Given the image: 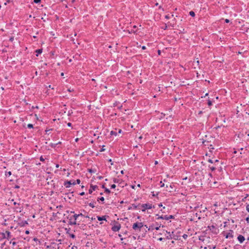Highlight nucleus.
I'll use <instances>...</instances> for the list:
<instances>
[{"instance_id":"obj_56","label":"nucleus","mask_w":249,"mask_h":249,"mask_svg":"<svg viewBox=\"0 0 249 249\" xmlns=\"http://www.w3.org/2000/svg\"><path fill=\"white\" fill-rule=\"evenodd\" d=\"M220 127H221V126H220V125H218V126H217L215 127L214 128V129H215L217 130V129H218V128H220Z\"/></svg>"},{"instance_id":"obj_48","label":"nucleus","mask_w":249,"mask_h":249,"mask_svg":"<svg viewBox=\"0 0 249 249\" xmlns=\"http://www.w3.org/2000/svg\"><path fill=\"white\" fill-rule=\"evenodd\" d=\"M162 29H163L164 30H165L167 29V26L166 24H165L164 26L163 27H162Z\"/></svg>"},{"instance_id":"obj_38","label":"nucleus","mask_w":249,"mask_h":249,"mask_svg":"<svg viewBox=\"0 0 249 249\" xmlns=\"http://www.w3.org/2000/svg\"><path fill=\"white\" fill-rule=\"evenodd\" d=\"M182 237L184 239H186L188 237V235L187 234H184L183 235H182Z\"/></svg>"},{"instance_id":"obj_53","label":"nucleus","mask_w":249,"mask_h":249,"mask_svg":"<svg viewBox=\"0 0 249 249\" xmlns=\"http://www.w3.org/2000/svg\"><path fill=\"white\" fill-rule=\"evenodd\" d=\"M165 18L167 19H169L170 18V17L169 15H166Z\"/></svg>"},{"instance_id":"obj_26","label":"nucleus","mask_w":249,"mask_h":249,"mask_svg":"<svg viewBox=\"0 0 249 249\" xmlns=\"http://www.w3.org/2000/svg\"><path fill=\"white\" fill-rule=\"evenodd\" d=\"M189 15L192 17H194L195 16V13L194 11H191L189 12Z\"/></svg>"},{"instance_id":"obj_14","label":"nucleus","mask_w":249,"mask_h":249,"mask_svg":"<svg viewBox=\"0 0 249 249\" xmlns=\"http://www.w3.org/2000/svg\"><path fill=\"white\" fill-rule=\"evenodd\" d=\"M47 184H51L53 189H55V183L53 180H51V181H48L47 182Z\"/></svg>"},{"instance_id":"obj_30","label":"nucleus","mask_w":249,"mask_h":249,"mask_svg":"<svg viewBox=\"0 0 249 249\" xmlns=\"http://www.w3.org/2000/svg\"><path fill=\"white\" fill-rule=\"evenodd\" d=\"M209 168L211 169L212 171H213L215 170V167L214 166H211V165H209Z\"/></svg>"},{"instance_id":"obj_19","label":"nucleus","mask_w":249,"mask_h":249,"mask_svg":"<svg viewBox=\"0 0 249 249\" xmlns=\"http://www.w3.org/2000/svg\"><path fill=\"white\" fill-rule=\"evenodd\" d=\"M6 234V238L9 239L11 237V232L9 231H6V232L5 233Z\"/></svg>"},{"instance_id":"obj_47","label":"nucleus","mask_w":249,"mask_h":249,"mask_svg":"<svg viewBox=\"0 0 249 249\" xmlns=\"http://www.w3.org/2000/svg\"><path fill=\"white\" fill-rule=\"evenodd\" d=\"M246 210L249 213V204L246 205Z\"/></svg>"},{"instance_id":"obj_21","label":"nucleus","mask_w":249,"mask_h":249,"mask_svg":"<svg viewBox=\"0 0 249 249\" xmlns=\"http://www.w3.org/2000/svg\"><path fill=\"white\" fill-rule=\"evenodd\" d=\"M113 181L115 183H120V179L116 178H113Z\"/></svg>"},{"instance_id":"obj_24","label":"nucleus","mask_w":249,"mask_h":249,"mask_svg":"<svg viewBox=\"0 0 249 249\" xmlns=\"http://www.w3.org/2000/svg\"><path fill=\"white\" fill-rule=\"evenodd\" d=\"M156 216L157 217L156 218V219H157V220H159V219H163V215H160H160H159V214H157L156 215Z\"/></svg>"},{"instance_id":"obj_49","label":"nucleus","mask_w":249,"mask_h":249,"mask_svg":"<svg viewBox=\"0 0 249 249\" xmlns=\"http://www.w3.org/2000/svg\"><path fill=\"white\" fill-rule=\"evenodd\" d=\"M10 244H12L13 246H15L17 245V243L16 242H10Z\"/></svg>"},{"instance_id":"obj_59","label":"nucleus","mask_w":249,"mask_h":249,"mask_svg":"<svg viewBox=\"0 0 249 249\" xmlns=\"http://www.w3.org/2000/svg\"><path fill=\"white\" fill-rule=\"evenodd\" d=\"M67 125H68V126H69V127H71V125H72V124H71V123H68L67 124Z\"/></svg>"},{"instance_id":"obj_22","label":"nucleus","mask_w":249,"mask_h":249,"mask_svg":"<svg viewBox=\"0 0 249 249\" xmlns=\"http://www.w3.org/2000/svg\"><path fill=\"white\" fill-rule=\"evenodd\" d=\"M99 200L101 201L102 202V203L103 204L104 203L105 198L103 196L98 197L97 201H99Z\"/></svg>"},{"instance_id":"obj_45","label":"nucleus","mask_w":249,"mask_h":249,"mask_svg":"<svg viewBox=\"0 0 249 249\" xmlns=\"http://www.w3.org/2000/svg\"><path fill=\"white\" fill-rule=\"evenodd\" d=\"M76 215H77V218L79 216H85L84 215H83L82 213H80L79 214H76Z\"/></svg>"},{"instance_id":"obj_11","label":"nucleus","mask_w":249,"mask_h":249,"mask_svg":"<svg viewBox=\"0 0 249 249\" xmlns=\"http://www.w3.org/2000/svg\"><path fill=\"white\" fill-rule=\"evenodd\" d=\"M28 223L26 220H22L18 223V225L22 227H25L26 225H28Z\"/></svg>"},{"instance_id":"obj_28","label":"nucleus","mask_w":249,"mask_h":249,"mask_svg":"<svg viewBox=\"0 0 249 249\" xmlns=\"http://www.w3.org/2000/svg\"><path fill=\"white\" fill-rule=\"evenodd\" d=\"M172 237L173 239L177 240L178 239L179 236L175 234L173 235Z\"/></svg>"},{"instance_id":"obj_36","label":"nucleus","mask_w":249,"mask_h":249,"mask_svg":"<svg viewBox=\"0 0 249 249\" xmlns=\"http://www.w3.org/2000/svg\"><path fill=\"white\" fill-rule=\"evenodd\" d=\"M41 2V0H34V2L35 3H40Z\"/></svg>"},{"instance_id":"obj_3","label":"nucleus","mask_w":249,"mask_h":249,"mask_svg":"<svg viewBox=\"0 0 249 249\" xmlns=\"http://www.w3.org/2000/svg\"><path fill=\"white\" fill-rule=\"evenodd\" d=\"M234 231L232 230H229L228 232L226 233L225 231H223L222 234L225 236V238L228 239L229 238H232L234 237L233 235Z\"/></svg>"},{"instance_id":"obj_41","label":"nucleus","mask_w":249,"mask_h":249,"mask_svg":"<svg viewBox=\"0 0 249 249\" xmlns=\"http://www.w3.org/2000/svg\"><path fill=\"white\" fill-rule=\"evenodd\" d=\"M168 218H169V219H174L175 218V217L173 215H168Z\"/></svg>"},{"instance_id":"obj_52","label":"nucleus","mask_w":249,"mask_h":249,"mask_svg":"<svg viewBox=\"0 0 249 249\" xmlns=\"http://www.w3.org/2000/svg\"><path fill=\"white\" fill-rule=\"evenodd\" d=\"M86 227V225L82 224L81 226L80 227L81 229H84V227Z\"/></svg>"},{"instance_id":"obj_42","label":"nucleus","mask_w":249,"mask_h":249,"mask_svg":"<svg viewBox=\"0 0 249 249\" xmlns=\"http://www.w3.org/2000/svg\"><path fill=\"white\" fill-rule=\"evenodd\" d=\"M116 186L115 184H112L111 186H110V187L111 189H115L116 188Z\"/></svg>"},{"instance_id":"obj_12","label":"nucleus","mask_w":249,"mask_h":249,"mask_svg":"<svg viewBox=\"0 0 249 249\" xmlns=\"http://www.w3.org/2000/svg\"><path fill=\"white\" fill-rule=\"evenodd\" d=\"M107 217H108V216L105 215H104L102 216H97V218L99 221H103V220L107 221V220H106Z\"/></svg>"},{"instance_id":"obj_1","label":"nucleus","mask_w":249,"mask_h":249,"mask_svg":"<svg viewBox=\"0 0 249 249\" xmlns=\"http://www.w3.org/2000/svg\"><path fill=\"white\" fill-rule=\"evenodd\" d=\"M68 220V224L70 225H75L77 224L76 220L77 219V215L76 213H74V211H71L70 214L67 216Z\"/></svg>"},{"instance_id":"obj_33","label":"nucleus","mask_w":249,"mask_h":249,"mask_svg":"<svg viewBox=\"0 0 249 249\" xmlns=\"http://www.w3.org/2000/svg\"><path fill=\"white\" fill-rule=\"evenodd\" d=\"M27 127L28 128L31 129V128H33L34 127V126H33V125L32 124H27Z\"/></svg>"},{"instance_id":"obj_34","label":"nucleus","mask_w":249,"mask_h":249,"mask_svg":"<svg viewBox=\"0 0 249 249\" xmlns=\"http://www.w3.org/2000/svg\"><path fill=\"white\" fill-rule=\"evenodd\" d=\"M69 236H70L71 238H73V239H74V238H75V235L74 234H73V233H70L69 234Z\"/></svg>"},{"instance_id":"obj_37","label":"nucleus","mask_w":249,"mask_h":249,"mask_svg":"<svg viewBox=\"0 0 249 249\" xmlns=\"http://www.w3.org/2000/svg\"><path fill=\"white\" fill-rule=\"evenodd\" d=\"M65 230L66 231V233L67 234H69L70 233V228H69V229L66 228Z\"/></svg>"},{"instance_id":"obj_54","label":"nucleus","mask_w":249,"mask_h":249,"mask_svg":"<svg viewBox=\"0 0 249 249\" xmlns=\"http://www.w3.org/2000/svg\"><path fill=\"white\" fill-rule=\"evenodd\" d=\"M160 183L161 184L160 187H163L164 186V184L161 181L160 182Z\"/></svg>"},{"instance_id":"obj_62","label":"nucleus","mask_w":249,"mask_h":249,"mask_svg":"<svg viewBox=\"0 0 249 249\" xmlns=\"http://www.w3.org/2000/svg\"><path fill=\"white\" fill-rule=\"evenodd\" d=\"M225 21L226 23H229L230 22V20L228 19H226Z\"/></svg>"},{"instance_id":"obj_57","label":"nucleus","mask_w":249,"mask_h":249,"mask_svg":"<svg viewBox=\"0 0 249 249\" xmlns=\"http://www.w3.org/2000/svg\"><path fill=\"white\" fill-rule=\"evenodd\" d=\"M118 102H115L113 104V107H116V106L118 105Z\"/></svg>"},{"instance_id":"obj_32","label":"nucleus","mask_w":249,"mask_h":249,"mask_svg":"<svg viewBox=\"0 0 249 249\" xmlns=\"http://www.w3.org/2000/svg\"><path fill=\"white\" fill-rule=\"evenodd\" d=\"M165 219L166 220H169L168 215H163V219Z\"/></svg>"},{"instance_id":"obj_39","label":"nucleus","mask_w":249,"mask_h":249,"mask_svg":"<svg viewBox=\"0 0 249 249\" xmlns=\"http://www.w3.org/2000/svg\"><path fill=\"white\" fill-rule=\"evenodd\" d=\"M14 40V37L13 36H11L9 38V41L10 42H13Z\"/></svg>"},{"instance_id":"obj_18","label":"nucleus","mask_w":249,"mask_h":249,"mask_svg":"<svg viewBox=\"0 0 249 249\" xmlns=\"http://www.w3.org/2000/svg\"><path fill=\"white\" fill-rule=\"evenodd\" d=\"M166 232L168 234V235L166 237V238L167 239H173V237H172L173 236L171 235V232H169V231L168 232L167 231H166Z\"/></svg>"},{"instance_id":"obj_9","label":"nucleus","mask_w":249,"mask_h":249,"mask_svg":"<svg viewBox=\"0 0 249 249\" xmlns=\"http://www.w3.org/2000/svg\"><path fill=\"white\" fill-rule=\"evenodd\" d=\"M97 188H98V186L97 185H94L93 184H90V188L89 190V194H91L93 191H95Z\"/></svg>"},{"instance_id":"obj_63","label":"nucleus","mask_w":249,"mask_h":249,"mask_svg":"<svg viewBox=\"0 0 249 249\" xmlns=\"http://www.w3.org/2000/svg\"><path fill=\"white\" fill-rule=\"evenodd\" d=\"M80 196H84L85 195V192H82L79 194Z\"/></svg>"},{"instance_id":"obj_35","label":"nucleus","mask_w":249,"mask_h":249,"mask_svg":"<svg viewBox=\"0 0 249 249\" xmlns=\"http://www.w3.org/2000/svg\"><path fill=\"white\" fill-rule=\"evenodd\" d=\"M208 105L209 106H211L212 105V101H211L210 100H208Z\"/></svg>"},{"instance_id":"obj_55","label":"nucleus","mask_w":249,"mask_h":249,"mask_svg":"<svg viewBox=\"0 0 249 249\" xmlns=\"http://www.w3.org/2000/svg\"><path fill=\"white\" fill-rule=\"evenodd\" d=\"M246 220L248 223H249V216L246 218Z\"/></svg>"},{"instance_id":"obj_60","label":"nucleus","mask_w":249,"mask_h":249,"mask_svg":"<svg viewBox=\"0 0 249 249\" xmlns=\"http://www.w3.org/2000/svg\"><path fill=\"white\" fill-rule=\"evenodd\" d=\"M158 55H160L161 54V51L160 50H158Z\"/></svg>"},{"instance_id":"obj_43","label":"nucleus","mask_w":249,"mask_h":249,"mask_svg":"<svg viewBox=\"0 0 249 249\" xmlns=\"http://www.w3.org/2000/svg\"><path fill=\"white\" fill-rule=\"evenodd\" d=\"M151 193H152V196H158V193H157L156 194H155L154 193V192H152Z\"/></svg>"},{"instance_id":"obj_15","label":"nucleus","mask_w":249,"mask_h":249,"mask_svg":"<svg viewBox=\"0 0 249 249\" xmlns=\"http://www.w3.org/2000/svg\"><path fill=\"white\" fill-rule=\"evenodd\" d=\"M137 207H138V206L136 205V204H132L131 206H130L128 208V210H132V209L136 210L137 209Z\"/></svg>"},{"instance_id":"obj_4","label":"nucleus","mask_w":249,"mask_h":249,"mask_svg":"<svg viewBox=\"0 0 249 249\" xmlns=\"http://www.w3.org/2000/svg\"><path fill=\"white\" fill-rule=\"evenodd\" d=\"M143 226V224L142 222H136L133 224L132 228L135 231H140L141 228Z\"/></svg>"},{"instance_id":"obj_64","label":"nucleus","mask_w":249,"mask_h":249,"mask_svg":"<svg viewBox=\"0 0 249 249\" xmlns=\"http://www.w3.org/2000/svg\"><path fill=\"white\" fill-rule=\"evenodd\" d=\"M29 233H30L29 231H28V230H26V231H25V233H26V234H29Z\"/></svg>"},{"instance_id":"obj_50","label":"nucleus","mask_w":249,"mask_h":249,"mask_svg":"<svg viewBox=\"0 0 249 249\" xmlns=\"http://www.w3.org/2000/svg\"><path fill=\"white\" fill-rule=\"evenodd\" d=\"M208 161L210 163H213V161L212 160V159H209L208 160Z\"/></svg>"},{"instance_id":"obj_31","label":"nucleus","mask_w":249,"mask_h":249,"mask_svg":"<svg viewBox=\"0 0 249 249\" xmlns=\"http://www.w3.org/2000/svg\"><path fill=\"white\" fill-rule=\"evenodd\" d=\"M110 135H114V136H116L117 135V133L115 131H111L110 132Z\"/></svg>"},{"instance_id":"obj_6","label":"nucleus","mask_w":249,"mask_h":249,"mask_svg":"<svg viewBox=\"0 0 249 249\" xmlns=\"http://www.w3.org/2000/svg\"><path fill=\"white\" fill-rule=\"evenodd\" d=\"M114 222L115 223V225H114L113 226H112V227L111 228V230L112 231H113L114 232H116L120 230V229H121V224L119 222H116L115 220L114 221Z\"/></svg>"},{"instance_id":"obj_23","label":"nucleus","mask_w":249,"mask_h":249,"mask_svg":"<svg viewBox=\"0 0 249 249\" xmlns=\"http://www.w3.org/2000/svg\"><path fill=\"white\" fill-rule=\"evenodd\" d=\"M96 203V202H90L89 203V205L92 208H94L95 207L94 203Z\"/></svg>"},{"instance_id":"obj_51","label":"nucleus","mask_w":249,"mask_h":249,"mask_svg":"<svg viewBox=\"0 0 249 249\" xmlns=\"http://www.w3.org/2000/svg\"><path fill=\"white\" fill-rule=\"evenodd\" d=\"M33 240L35 241H38L39 243H40L39 240L36 237L34 238H33Z\"/></svg>"},{"instance_id":"obj_46","label":"nucleus","mask_w":249,"mask_h":249,"mask_svg":"<svg viewBox=\"0 0 249 249\" xmlns=\"http://www.w3.org/2000/svg\"><path fill=\"white\" fill-rule=\"evenodd\" d=\"M72 113V110H70L68 111V115L69 116H70L71 115V114Z\"/></svg>"},{"instance_id":"obj_61","label":"nucleus","mask_w":249,"mask_h":249,"mask_svg":"<svg viewBox=\"0 0 249 249\" xmlns=\"http://www.w3.org/2000/svg\"><path fill=\"white\" fill-rule=\"evenodd\" d=\"M73 193V192H71V193L70 192V193H68L67 194L70 195H71V196H73V195H72Z\"/></svg>"},{"instance_id":"obj_8","label":"nucleus","mask_w":249,"mask_h":249,"mask_svg":"<svg viewBox=\"0 0 249 249\" xmlns=\"http://www.w3.org/2000/svg\"><path fill=\"white\" fill-rule=\"evenodd\" d=\"M156 227L154 224L151 225L148 228V231H153L154 230H159L161 226V224H159L158 222H156Z\"/></svg>"},{"instance_id":"obj_7","label":"nucleus","mask_w":249,"mask_h":249,"mask_svg":"<svg viewBox=\"0 0 249 249\" xmlns=\"http://www.w3.org/2000/svg\"><path fill=\"white\" fill-rule=\"evenodd\" d=\"M141 206L143 208L142 210V212H145L146 209H151L154 207V206H152V204H150L149 203L142 204Z\"/></svg>"},{"instance_id":"obj_44","label":"nucleus","mask_w":249,"mask_h":249,"mask_svg":"<svg viewBox=\"0 0 249 249\" xmlns=\"http://www.w3.org/2000/svg\"><path fill=\"white\" fill-rule=\"evenodd\" d=\"M39 160L40 161H44L45 160V159L43 158V156H41L40 158H39Z\"/></svg>"},{"instance_id":"obj_29","label":"nucleus","mask_w":249,"mask_h":249,"mask_svg":"<svg viewBox=\"0 0 249 249\" xmlns=\"http://www.w3.org/2000/svg\"><path fill=\"white\" fill-rule=\"evenodd\" d=\"M57 145V144L56 143H51L50 144V146L52 147V148H54Z\"/></svg>"},{"instance_id":"obj_2","label":"nucleus","mask_w":249,"mask_h":249,"mask_svg":"<svg viewBox=\"0 0 249 249\" xmlns=\"http://www.w3.org/2000/svg\"><path fill=\"white\" fill-rule=\"evenodd\" d=\"M80 180L79 179H77L75 180H66L64 183V185L66 187V188H69L71 187V185H74L76 184H79L80 183Z\"/></svg>"},{"instance_id":"obj_5","label":"nucleus","mask_w":249,"mask_h":249,"mask_svg":"<svg viewBox=\"0 0 249 249\" xmlns=\"http://www.w3.org/2000/svg\"><path fill=\"white\" fill-rule=\"evenodd\" d=\"M207 228L214 234H217L219 232L218 228L214 225H209Z\"/></svg>"},{"instance_id":"obj_10","label":"nucleus","mask_w":249,"mask_h":249,"mask_svg":"<svg viewBox=\"0 0 249 249\" xmlns=\"http://www.w3.org/2000/svg\"><path fill=\"white\" fill-rule=\"evenodd\" d=\"M237 240L239 241L240 244H242L245 240V237L243 235L239 234L237 236Z\"/></svg>"},{"instance_id":"obj_17","label":"nucleus","mask_w":249,"mask_h":249,"mask_svg":"<svg viewBox=\"0 0 249 249\" xmlns=\"http://www.w3.org/2000/svg\"><path fill=\"white\" fill-rule=\"evenodd\" d=\"M6 238V234L3 232H0V241Z\"/></svg>"},{"instance_id":"obj_20","label":"nucleus","mask_w":249,"mask_h":249,"mask_svg":"<svg viewBox=\"0 0 249 249\" xmlns=\"http://www.w3.org/2000/svg\"><path fill=\"white\" fill-rule=\"evenodd\" d=\"M236 136L238 138L242 139L244 136V134L243 133L240 132L239 133L236 134Z\"/></svg>"},{"instance_id":"obj_40","label":"nucleus","mask_w":249,"mask_h":249,"mask_svg":"<svg viewBox=\"0 0 249 249\" xmlns=\"http://www.w3.org/2000/svg\"><path fill=\"white\" fill-rule=\"evenodd\" d=\"M105 145H103L101 149L100 150V152H103L105 150V149L104 148Z\"/></svg>"},{"instance_id":"obj_58","label":"nucleus","mask_w":249,"mask_h":249,"mask_svg":"<svg viewBox=\"0 0 249 249\" xmlns=\"http://www.w3.org/2000/svg\"><path fill=\"white\" fill-rule=\"evenodd\" d=\"M223 224H224V227H226L227 226V222H226V221L224 222Z\"/></svg>"},{"instance_id":"obj_25","label":"nucleus","mask_w":249,"mask_h":249,"mask_svg":"<svg viewBox=\"0 0 249 249\" xmlns=\"http://www.w3.org/2000/svg\"><path fill=\"white\" fill-rule=\"evenodd\" d=\"M12 173L11 171L6 172L5 175L6 177H9L11 175Z\"/></svg>"},{"instance_id":"obj_13","label":"nucleus","mask_w":249,"mask_h":249,"mask_svg":"<svg viewBox=\"0 0 249 249\" xmlns=\"http://www.w3.org/2000/svg\"><path fill=\"white\" fill-rule=\"evenodd\" d=\"M249 30V26H247L245 25H243L241 28V30L244 31V32H248Z\"/></svg>"},{"instance_id":"obj_27","label":"nucleus","mask_w":249,"mask_h":249,"mask_svg":"<svg viewBox=\"0 0 249 249\" xmlns=\"http://www.w3.org/2000/svg\"><path fill=\"white\" fill-rule=\"evenodd\" d=\"M105 192L108 194L111 193L110 190L107 188H105Z\"/></svg>"},{"instance_id":"obj_16","label":"nucleus","mask_w":249,"mask_h":249,"mask_svg":"<svg viewBox=\"0 0 249 249\" xmlns=\"http://www.w3.org/2000/svg\"><path fill=\"white\" fill-rule=\"evenodd\" d=\"M43 50L42 49H39L36 50L35 52L36 53V56H38L39 54H41L42 53Z\"/></svg>"}]
</instances>
